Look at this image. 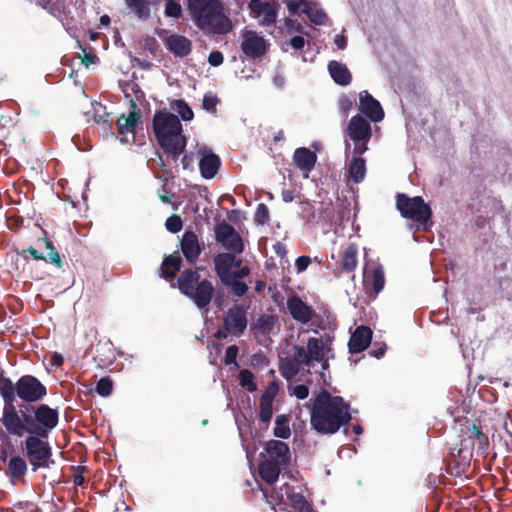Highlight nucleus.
Wrapping results in <instances>:
<instances>
[{"label": "nucleus", "mask_w": 512, "mask_h": 512, "mask_svg": "<svg viewBox=\"0 0 512 512\" xmlns=\"http://www.w3.org/2000/svg\"><path fill=\"white\" fill-rule=\"evenodd\" d=\"M350 405L341 396L323 389L313 399L310 410L311 427L319 434L331 435L351 420Z\"/></svg>", "instance_id": "1"}, {"label": "nucleus", "mask_w": 512, "mask_h": 512, "mask_svg": "<svg viewBox=\"0 0 512 512\" xmlns=\"http://www.w3.org/2000/svg\"><path fill=\"white\" fill-rule=\"evenodd\" d=\"M187 10L194 25L205 34L226 35L233 29L221 0H187Z\"/></svg>", "instance_id": "2"}, {"label": "nucleus", "mask_w": 512, "mask_h": 512, "mask_svg": "<svg viewBox=\"0 0 512 512\" xmlns=\"http://www.w3.org/2000/svg\"><path fill=\"white\" fill-rule=\"evenodd\" d=\"M152 128L166 159L177 162L187 145L179 118L165 109L157 111L153 117Z\"/></svg>", "instance_id": "3"}, {"label": "nucleus", "mask_w": 512, "mask_h": 512, "mask_svg": "<svg viewBox=\"0 0 512 512\" xmlns=\"http://www.w3.org/2000/svg\"><path fill=\"white\" fill-rule=\"evenodd\" d=\"M179 291L199 308H206L213 298L214 286L208 279H200L196 270L186 269L177 279Z\"/></svg>", "instance_id": "4"}, {"label": "nucleus", "mask_w": 512, "mask_h": 512, "mask_svg": "<svg viewBox=\"0 0 512 512\" xmlns=\"http://www.w3.org/2000/svg\"><path fill=\"white\" fill-rule=\"evenodd\" d=\"M267 502L275 508L276 505L288 503L292 512H315L313 506L303 495L302 486H294L284 483L278 490L273 489L269 494L266 489H261Z\"/></svg>", "instance_id": "5"}, {"label": "nucleus", "mask_w": 512, "mask_h": 512, "mask_svg": "<svg viewBox=\"0 0 512 512\" xmlns=\"http://www.w3.org/2000/svg\"><path fill=\"white\" fill-rule=\"evenodd\" d=\"M396 208L403 218L413 220L423 226L424 229L432 224V210L421 196L409 197L406 194L398 193Z\"/></svg>", "instance_id": "6"}, {"label": "nucleus", "mask_w": 512, "mask_h": 512, "mask_svg": "<svg viewBox=\"0 0 512 512\" xmlns=\"http://www.w3.org/2000/svg\"><path fill=\"white\" fill-rule=\"evenodd\" d=\"M44 437L28 436L25 440L26 457L35 472L40 468H48L54 463L51 459L52 449Z\"/></svg>", "instance_id": "7"}, {"label": "nucleus", "mask_w": 512, "mask_h": 512, "mask_svg": "<svg viewBox=\"0 0 512 512\" xmlns=\"http://www.w3.org/2000/svg\"><path fill=\"white\" fill-rule=\"evenodd\" d=\"M16 394L26 403L42 400L47 395L45 385L35 376L23 375L17 381Z\"/></svg>", "instance_id": "8"}, {"label": "nucleus", "mask_w": 512, "mask_h": 512, "mask_svg": "<svg viewBox=\"0 0 512 512\" xmlns=\"http://www.w3.org/2000/svg\"><path fill=\"white\" fill-rule=\"evenodd\" d=\"M472 447L466 441H460L458 447L450 449L447 457V471L454 476H460L470 466Z\"/></svg>", "instance_id": "9"}, {"label": "nucleus", "mask_w": 512, "mask_h": 512, "mask_svg": "<svg viewBox=\"0 0 512 512\" xmlns=\"http://www.w3.org/2000/svg\"><path fill=\"white\" fill-rule=\"evenodd\" d=\"M20 407L24 408L26 412H34L40 437H48V433L58 424V411L47 404H41L36 408L32 405H21Z\"/></svg>", "instance_id": "10"}, {"label": "nucleus", "mask_w": 512, "mask_h": 512, "mask_svg": "<svg viewBox=\"0 0 512 512\" xmlns=\"http://www.w3.org/2000/svg\"><path fill=\"white\" fill-rule=\"evenodd\" d=\"M298 356L304 360L306 367H311L314 362L322 364V369L328 368V360L326 359L325 347L322 338L311 337L307 341L306 348L303 346H296Z\"/></svg>", "instance_id": "11"}, {"label": "nucleus", "mask_w": 512, "mask_h": 512, "mask_svg": "<svg viewBox=\"0 0 512 512\" xmlns=\"http://www.w3.org/2000/svg\"><path fill=\"white\" fill-rule=\"evenodd\" d=\"M214 231L216 241L226 250L235 254H241L244 251L242 237L233 226L223 221L216 225Z\"/></svg>", "instance_id": "12"}, {"label": "nucleus", "mask_w": 512, "mask_h": 512, "mask_svg": "<svg viewBox=\"0 0 512 512\" xmlns=\"http://www.w3.org/2000/svg\"><path fill=\"white\" fill-rule=\"evenodd\" d=\"M280 5L275 1L250 0L248 9L253 18L260 19L261 26H273L276 23Z\"/></svg>", "instance_id": "13"}, {"label": "nucleus", "mask_w": 512, "mask_h": 512, "mask_svg": "<svg viewBox=\"0 0 512 512\" xmlns=\"http://www.w3.org/2000/svg\"><path fill=\"white\" fill-rule=\"evenodd\" d=\"M268 49L266 40L255 31L244 29L242 31L241 50L249 58H262Z\"/></svg>", "instance_id": "14"}, {"label": "nucleus", "mask_w": 512, "mask_h": 512, "mask_svg": "<svg viewBox=\"0 0 512 512\" xmlns=\"http://www.w3.org/2000/svg\"><path fill=\"white\" fill-rule=\"evenodd\" d=\"M462 440L472 447H477L478 451L482 454L485 453L489 447L488 435L483 431L480 421H474L471 424H466L461 429Z\"/></svg>", "instance_id": "15"}, {"label": "nucleus", "mask_w": 512, "mask_h": 512, "mask_svg": "<svg viewBox=\"0 0 512 512\" xmlns=\"http://www.w3.org/2000/svg\"><path fill=\"white\" fill-rule=\"evenodd\" d=\"M247 309L244 305L235 304L223 318V327L231 334L240 335L247 328Z\"/></svg>", "instance_id": "16"}, {"label": "nucleus", "mask_w": 512, "mask_h": 512, "mask_svg": "<svg viewBox=\"0 0 512 512\" xmlns=\"http://www.w3.org/2000/svg\"><path fill=\"white\" fill-rule=\"evenodd\" d=\"M267 460L274 462L283 468H288L291 463V452L289 445L281 440H269L265 443Z\"/></svg>", "instance_id": "17"}, {"label": "nucleus", "mask_w": 512, "mask_h": 512, "mask_svg": "<svg viewBox=\"0 0 512 512\" xmlns=\"http://www.w3.org/2000/svg\"><path fill=\"white\" fill-rule=\"evenodd\" d=\"M294 345L284 357L279 359V371L286 380L294 379L304 365L302 357L298 356V351Z\"/></svg>", "instance_id": "18"}, {"label": "nucleus", "mask_w": 512, "mask_h": 512, "mask_svg": "<svg viewBox=\"0 0 512 512\" xmlns=\"http://www.w3.org/2000/svg\"><path fill=\"white\" fill-rule=\"evenodd\" d=\"M287 310L295 321L302 324H307L314 317L313 308L307 305L297 294L288 297Z\"/></svg>", "instance_id": "19"}, {"label": "nucleus", "mask_w": 512, "mask_h": 512, "mask_svg": "<svg viewBox=\"0 0 512 512\" xmlns=\"http://www.w3.org/2000/svg\"><path fill=\"white\" fill-rule=\"evenodd\" d=\"M202 249L203 248L199 243L196 233L192 230H186L180 242V250L187 262L190 264H196Z\"/></svg>", "instance_id": "20"}, {"label": "nucleus", "mask_w": 512, "mask_h": 512, "mask_svg": "<svg viewBox=\"0 0 512 512\" xmlns=\"http://www.w3.org/2000/svg\"><path fill=\"white\" fill-rule=\"evenodd\" d=\"M359 110L372 122H379L384 118L381 104L368 91H362L359 95Z\"/></svg>", "instance_id": "21"}, {"label": "nucleus", "mask_w": 512, "mask_h": 512, "mask_svg": "<svg viewBox=\"0 0 512 512\" xmlns=\"http://www.w3.org/2000/svg\"><path fill=\"white\" fill-rule=\"evenodd\" d=\"M347 130L354 142L367 143L372 135L370 123L359 114L350 119Z\"/></svg>", "instance_id": "22"}, {"label": "nucleus", "mask_w": 512, "mask_h": 512, "mask_svg": "<svg viewBox=\"0 0 512 512\" xmlns=\"http://www.w3.org/2000/svg\"><path fill=\"white\" fill-rule=\"evenodd\" d=\"M373 331L370 327L365 325L357 326L351 334L348 348L352 354H358L365 351L372 341Z\"/></svg>", "instance_id": "23"}, {"label": "nucleus", "mask_w": 512, "mask_h": 512, "mask_svg": "<svg viewBox=\"0 0 512 512\" xmlns=\"http://www.w3.org/2000/svg\"><path fill=\"white\" fill-rule=\"evenodd\" d=\"M37 4L57 18L63 25H69L73 21L71 11L67 9L65 0H37Z\"/></svg>", "instance_id": "24"}, {"label": "nucleus", "mask_w": 512, "mask_h": 512, "mask_svg": "<svg viewBox=\"0 0 512 512\" xmlns=\"http://www.w3.org/2000/svg\"><path fill=\"white\" fill-rule=\"evenodd\" d=\"M199 153L201 154L199 161L201 176L205 179H212L220 168V157L206 148L201 149Z\"/></svg>", "instance_id": "25"}, {"label": "nucleus", "mask_w": 512, "mask_h": 512, "mask_svg": "<svg viewBox=\"0 0 512 512\" xmlns=\"http://www.w3.org/2000/svg\"><path fill=\"white\" fill-rule=\"evenodd\" d=\"M165 47L176 57H186L192 51V42L185 36L171 34L163 39Z\"/></svg>", "instance_id": "26"}, {"label": "nucleus", "mask_w": 512, "mask_h": 512, "mask_svg": "<svg viewBox=\"0 0 512 512\" xmlns=\"http://www.w3.org/2000/svg\"><path fill=\"white\" fill-rule=\"evenodd\" d=\"M131 106L133 107V110L129 115L125 116L122 114L116 121L118 133L123 136L128 133H134L136 127L141 123V110L133 100L131 101Z\"/></svg>", "instance_id": "27"}, {"label": "nucleus", "mask_w": 512, "mask_h": 512, "mask_svg": "<svg viewBox=\"0 0 512 512\" xmlns=\"http://www.w3.org/2000/svg\"><path fill=\"white\" fill-rule=\"evenodd\" d=\"M293 161L301 171L305 172V177H308V173L315 167L317 155L306 147H300L294 151Z\"/></svg>", "instance_id": "28"}, {"label": "nucleus", "mask_w": 512, "mask_h": 512, "mask_svg": "<svg viewBox=\"0 0 512 512\" xmlns=\"http://www.w3.org/2000/svg\"><path fill=\"white\" fill-rule=\"evenodd\" d=\"M3 424L10 434L22 436L25 433L21 416L18 415L14 405L5 406L3 411Z\"/></svg>", "instance_id": "29"}, {"label": "nucleus", "mask_w": 512, "mask_h": 512, "mask_svg": "<svg viewBox=\"0 0 512 512\" xmlns=\"http://www.w3.org/2000/svg\"><path fill=\"white\" fill-rule=\"evenodd\" d=\"M129 12L139 20L146 21L151 17V5L157 4V0H124Z\"/></svg>", "instance_id": "30"}, {"label": "nucleus", "mask_w": 512, "mask_h": 512, "mask_svg": "<svg viewBox=\"0 0 512 512\" xmlns=\"http://www.w3.org/2000/svg\"><path fill=\"white\" fill-rule=\"evenodd\" d=\"M182 266V259L178 252H174L163 259L159 269V276L164 279H172L176 273L180 271Z\"/></svg>", "instance_id": "31"}, {"label": "nucleus", "mask_w": 512, "mask_h": 512, "mask_svg": "<svg viewBox=\"0 0 512 512\" xmlns=\"http://www.w3.org/2000/svg\"><path fill=\"white\" fill-rule=\"evenodd\" d=\"M234 254L229 251L228 253H219L214 257L215 273L221 282L230 277Z\"/></svg>", "instance_id": "32"}, {"label": "nucleus", "mask_w": 512, "mask_h": 512, "mask_svg": "<svg viewBox=\"0 0 512 512\" xmlns=\"http://www.w3.org/2000/svg\"><path fill=\"white\" fill-rule=\"evenodd\" d=\"M284 468L267 459L261 460L258 465V471L261 479L269 485H273L279 478Z\"/></svg>", "instance_id": "33"}, {"label": "nucleus", "mask_w": 512, "mask_h": 512, "mask_svg": "<svg viewBox=\"0 0 512 512\" xmlns=\"http://www.w3.org/2000/svg\"><path fill=\"white\" fill-rule=\"evenodd\" d=\"M328 71L335 83L346 86L351 83L352 75L347 66L338 61L332 60L328 63Z\"/></svg>", "instance_id": "34"}, {"label": "nucleus", "mask_w": 512, "mask_h": 512, "mask_svg": "<svg viewBox=\"0 0 512 512\" xmlns=\"http://www.w3.org/2000/svg\"><path fill=\"white\" fill-rule=\"evenodd\" d=\"M364 285L368 288L371 285L372 291L377 295L385 285L384 271L381 265L373 267L371 274L364 269Z\"/></svg>", "instance_id": "35"}, {"label": "nucleus", "mask_w": 512, "mask_h": 512, "mask_svg": "<svg viewBox=\"0 0 512 512\" xmlns=\"http://www.w3.org/2000/svg\"><path fill=\"white\" fill-rule=\"evenodd\" d=\"M357 245L354 243L349 244L341 253L340 267L346 273H352L357 267Z\"/></svg>", "instance_id": "36"}, {"label": "nucleus", "mask_w": 512, "mask_h": 512, "mask_svg": "<svg viewBox=\"0 0 512 512\" xmlns=\"http://www.w3.org/2000/svg\"><path fill=\"white\" fill-rule=\"evenodd\" d=\"M273 400L274 394L269 391H265L260 397L259 420L264 424H268L272 419Z\"/></svg>", "instance_id": "37"}, {"label": "nucleus", "mask_w": 512, "mask_h": 512, "mask_svg": "<svg viewBox=\"0 0 512 512\" xmlns=\"http://www.w3.org/2000/svg\"><path fill=\"white\" fill-rule=\"evenodd\" d=\"M17 382L14 384L10 378H7L3 375V372L0 373V394L4 400L6 406L13 405L16 400L17 394Z\"/></svg>", "instance_id": "38"}, {"label": "nucleus", "mask_w": 512, "mask_h": 512, "mask_svg": "<svg viewBox=\"0 0 512 512\" xmlns=\"http://www.w3.org/2000/svg\"><path fill=\"white\" fill-rule=\"evenodd\" d=\"M94 121L100 126L103 135H114L113 122L109 119L110 113L105 111V107L99 105V109L95 108Z\"/></svg>", "instance_id": "39"}, {"label": "nucleus", "mask_w": 512, "mask_h": 512, "mask_svg": "<svg viewBox=\"0 0 512 512\" xmlns=\"http://www.w3.org/2000/svg\"><path fill=\"white\" fill-rule=\"evenodd\" d=\"M349 176L354 183H360L366 175V162L364 158L354 157L348 167Z\"/></svg>", "instance_id": "40"}, {"label": "nucleus", "mask_w": 512, "mask_h": 512, "mask_svg": "<svg viewBox=\"0 0 512 512\" xmlns=\"http://www.w3.org/2000/svg\"><path fill=\"white\" fill-rule=\"evenodd\" d=\"M301 12L305 14L309 20L316 25H324L327 15L323 9L317 8L310 2H305Z\"/></svg>", "instance_id": "41"}, {"label": "nucleus", "mask_w": 512, "mask_h": 512, "mask_svg": "<svg viewBox=\"0 0 512 512\" xmlns=\"http://www.w3.org/2000/svg\"><path fill=\"white\" fill-rule=\"evenodd\" d=\"M27 472V464L20 456H13L8 463L7 474L11 478H21Z\"/></svg>", "instance_id": "42"}, {"label": "nucleus", "mask_w": 512, "mask_h": 512, "mask_svg": "<svg viewBox=\"0 0 512 512\" xmlns=\"http://www.w3.org/2000/svg\"><path fill=\"white\" fill-rule=\"evenodd\" d=\"M276 318L273 315L263 314L260 315L255 323L253 324V328L256 329L263 335L270 334L275 326Z\"/></svg>", "instance_id": "43"}, {"label": "nucleus", "mask_w": 512, "mask_h": 512, "mask_svg": "<svg viewBox=\"0 0 512 512\" xmlns=\"http://www.w3.org/2000/svg\"><path fill=\"white\" fill-rule=\"evenodd\" d=\"M275 428L273 430V434L275 437L280 439H287L291 435V430L289 427V419L286 415H278L275 419Z\"/></svg>", "instance_id": "44"}, {"label": "nucleus", "mask_w": 512, "mask_h": 512, "mask_svg": "<svg viewBox=\"0 0 512 512\" xmlns=\"http://www.w3.org/2000/svg\"><path fill=\"white\" fill-rule=\"evenodd\" d=\"M222 284L228 288H230L233 295L237 297H242L248 292V285L237 279H231L230 277L222 281Z\"/></svg>", "instance_id": "45"}, {"label": "nucleus", "mask_w": 512, "mask_h": 512, "mask_svg": "<svg viewBox=\"0 0 512 512\" xmlns=\"http://www.w3.org/2000/svg\"><path fill=\"white\" fill-rule=\"evenodd\" d=\"M22 412V416H21V419H22V425L25 427V433H29L31 434L30 436H39L40 437V433L39 431H36L38 430L39 428L38 425H37V420H36V416H32L30 415L29 413L30 412H26L25 410H21Z\"/></svg>", "instance_id": "46"}, {"label": "nucleus", "mask_w": 512, "mask_h": 512, "mask_svg": "<svg viewBox=\"0 0 512 512\" xmlns=\"http://www.w3.org/2000/svg\"><path fill=\"white\" fill-rule=\"evenodd\" d=\"M239 381L242 387H245L249 392H255L257 385L254 382V375L248 369H243L239 372Z\"/></svg>", "instance_id": "47"}, {"label": "nucleus", "mask_w": 512, "mask_h": 512, "mask_svg": "<svg viewBox=\"0 0 512 512\" xmlns=\"http://www.w3.org/2000/svg\"><path fill=\"white\" fill-rule=\"evenodd\" d=\"M164 14L168 18L179 19L182 17L183 11L179 0H165Z\"/></svg>", "instance_id": "48"}, {"label": "nucleus", "mask_w": 512, "mask_h": 512, "mask_svg": "<svg viewBox=\"0 0 512 512\" xmlns=\"http://www.w3.org/2000/svg\"><path fill=\"white\" fill-rule=\"evenodd\" d=\"M44 242H45L46 248L49 250L47 256H45L46 260H48L50 263L54 264L57 268H61L63 265V262H62L61 256L56 251L52 241L45 238Z\"/></svg>", "instance_id": "49"}, {"label": "nucleus", "mask_w": 512, "mask_h": 512, "mask_svg": "<svg viewBox=\"0 0 512 512\" xmlns=\"http://www.w3.org/2000/svg\"><path fill=\"white\" fill-rule=\"evenodd\" d=\"M113 390V382L109 377L101 378L95 387V391L103 397H107L111 394Z\"/></svg>", "instance_id": "50"}, {"label": "nucleus", "mask_w": 512, "mask_h": 512, "mask_svg": "<svg viewBox=\"0 0 512 512\" xmlns=\"http://www.w3.org/2000/svg\"><path fill=\"white\" fill-rule=\"evenodd\" d=\"M175 108L184 121L193 119L194 113L184 100H176Z\"/></svg>", "instance_id": "51"}, {"label": "nucleus", "mask_w": 512, "mask_h": 512, "mask_svg": "<svg viewBox=\"0 0 512 512\" xmlns=\"http://www.w3.org/2000/svg\"><path fill=\"white\" fill-rule=\"evenodd\" d=\"M254 221L257 224L264 225L269 221V209L264 203H260L257 205Z\"/></svg>", "instance_id": "52"}, {"label": "nucleus", "mask_w": 512, "mask_h": 512, "mask_svg": "<svg viewBox=\"0 0 512 512\" xmlns=\"http://www.w3.org/2000/svg\"><path fill=\"white\" fill-rule=\"evenodd\" d=\"M165 227L171 233H178L183 227V221L179 215L173 214L167 218Z\"/></svg>", "instance_id": "53"}, {"label": "nucleus", "mask_w": 512, "mask_h": 512, "mask_svg": "<svg viewBox=\"0 0 512 512\" xmlns=\"http://www.w3.org/2000/svg\"><path fill=\"white\" fill-rule=\"evenodd\" d=\"M219 100L212 93H206L203 97V108L208 112H214Z\"/></svg>", "instance_id": "54"}, {"label": "nucleus", "mask_w": 512, "mask_h": 512, "mask_svg": "<svg viewBox=\"0 0 512 512\" xmlns=\"http://www.w3.org/2000/svg\"><path fill=\"white\" fill-rule=\"evenodd\" d=\"M238 352H239V349L236 345H231V346L227 347L226 352H225L224 363L226 365L236 364Z\"/></svg>", "instance_id": "55"}, {"label": "nucleus", "mask_w": 512, "mask_h": 512, "mask_svg": "<svg viewBox=\"0 0 512 512\" xmlns=\"http://www.w3.org/2000/svg\"><path fill=\"white\" fill-rule=\"evenodd\" d=\"M18 254L22 256L25 260L28 259L27 254H29L34 260H46V257L32 246L29 247L28 249L21 250L20 252H18Z\"/></svg>", "instance_id": "56"}, {"label": "nucleus", "mask_w": 512, "mask_h": 512, "mask_svg": "<svg viewBox=\"0 0 512 512\" xmlns=\"http://www.w3.org/2000/svg\"><path fill=\"white\" fill-rule=\"evenodd\" d=\"M386 344L380 342H374L372 349L369 351V354L377 359H380L384 356L386 352Z\"/></svg>", "instance_id": "57"}, {"label": "nucleus", "mask_w": 512, "mask_h": 512, "mask_svg": "<svg viewBox=\"0 0 512 512\" xmlns=\"http://www.w3.org/2000/svg\"><path fill=\"white\" fill-rule=\"evenodd\" d=\"M293 395L300 400L306 399L309 395L308 386L304 384L296 385L293 388Z\"/></svg>", "instance_id": "58"}, {"label": "nucleus", "mask_w": 512, "mask_h": 512, "mask_svg": "<svg viewBox=\"0 0 512 512\" xmlns=\"http://www.w3.org/2000/svg\"><path fill=\"white\" fill-rule=\"evenodd\" d=\"M310 263H311V258L309 256H306V255L299 256L295 262L297 272L301 273V272L305 271L307 269V267L310 265Z\"/></svg>", "instance_id": "59"}, {"label": "nucleus", "mask_w": 512, "mask_h": 512, "mask_svg": "<svg viewBox=\"0 0 512 512\" xmlns=\"http://www.w3.org/2000/svg\"><path fill=\"white\" fill-rule=\"evenodd\" d=\"M86 470L87 469L85 466L79 465L76 467V472L73 475V482L76 486H82L85 483V477H84L83 473Z\"/></svg>", "instance_id": "60"}, {"label": "nucleus", "mask_w": 512, "mask_h": 512, "mask_svg": "<svg viewBox=\"0 0 512 512\" xmlns=\"http://www.w3.org/2000/svg\"><path fill=\"white\" fill-rule=\"evenodd\" d=\"M223 61H224V56H223L222 52L212 51L209 54L208 62L211 66L217 67V66L221 65L223 63Z\"/></svg>", "instance_id": "61"}, {"label": "nucleus", "mask_w": 512, "mask_h": 512, "mask_svg": "<svg viewBox=\"0 0 512 512\" xmlns=\"http://www.w3.org/2000/svg\"><path fill=\"white\" fill-rule=\"evenodd\" d=\"M306 1H301V0H289L287 1V8L290 12L291 15H294L296 13H298L300 7H304V3Z\"/></svg>", "instance_id": "62"}, {"label": "nucleus", "mask_w": 512, "mask_h": 512, "mask_svg": "<svg viewBox=\"0 0 512 512\" xmlns=\"http://www.w3.org/2000/svg\"><path fill=\"white\" fill-rule=\"evenodd\" d=\"M250 268L248 266L240 267L238 270L231 272L230 278L241 280L242 278L248 276L250 274Z\"/></svg>", "instance_id": "63"}, {"label": "nucleus", "mask_w": 512, "mask_h": 512, "mask_svg": "<svg viewBox=\"0 0 512 512\" xmlns=\"http://www.w3.org/2000/svg\"><path fill=\"white\" fill-rule=\"evenodd\" d=\"M181 163L185 170L191 169L194 163V154L192 152L185 153L181 159Z\"/></svg>", "instance_id": "64"}]
</instances>
